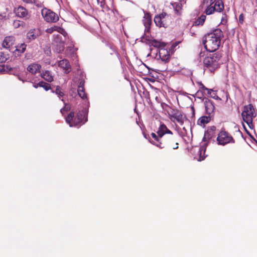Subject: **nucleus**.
<instances>
[{"label":"nucleus","mask_w":257,"mask_h":257,"mask_svg":"<svg viewBox=\"0 0 257 257\" xmlns=\"http://www.w3.org/2000/svg\"><path fill=\"white\" fill-rule=\"evenodd\" d=\"M198 154L199 157L198 159V161H201L204 160L206 157V155H205V148L204 147H201L199 149Z\"/></svg>","instance_id":"27"},{"label":"nucleus","mask_w":257,"mask_h":257,"mask_svg":"<svg viewBox=\"0 0 257 257\" xmlns=\"http://www.w3.org/2000/svg\"><path fill=\"white\" fill-rule=\"evenodd\" d=\"M22 1H23L24 0H22Z\"/></svg>","instance_id":"49"},{"label":"nucleus","mask_w":257,"mask_h":257,"mask_svg":"<svg viewBox=\"0 0 257 257\" xmlns=\"http://www.w3.org/2000/svg\"><path fill=\"white\" fill-rule=\"evenodd\" d=\"M15 41V39L14 37H6L2 43V46L4 48L9 49L14 44Z\"/></svg>","instance_id":"14"},{"label":"nucleus","mask_w":257,"mask_h":257,"mask_svg":"<svg viewBox=\"0 0 257 257\" xmlns=\"http://www.w3.org/2000/svg\"><path fill=\"white\" fill-rule=\"evenodd\" d=\"M211 120V115L202 116L197 120V124L200 126L204 125Z\"/></svg>","instance_id":"21"},{"label":"nucleus","mask_w":257,"mask_h":257,"mask_svg":"<svg viewBox=\"0 0 257 257\" xmlns=\"http://www.w3.org/2000/svg\"><path fill=\"white\" fill-rule=\"evenodd\" d=\"M70 109V107H67L66 105H65V107H63V108H62L61 109H60V111L63 114V112L64 111H68Z\"/></svg>","instance_id":"40"},{"label":"nucleus","mask_w":257,"mask_h":257,"mask_svg":"<svg viewBox=\"0 0 257 257\" xmlns=\"http://www.w3.org/2000/svg\"><path fill=\"white\" fill-rule=\"evenodd\" d=\"M206 16L205 15H201L200 17H199L195 22L193 25V26H202L206 20Z\"/></svg>","instance_id":"26"},{"label":"nucleus","mask_w":257,"mask_h":257,"mask_svg":"<svg viewBox=\"0 0 257 257\" xmlns=\"http://www.w3.org/2000/svg\"><path fill=\"white\" fill-rule=\"evenodd\" d=\"M41 13L44 20L48 23H56L59 20L58 15L50 10L43 9Z\"/></svg>","instance_id":"9"},{"label":"nucleus","mask_w":257,"mask_h":257,"mask_svg":"<svg viewBox=\"0 0 257 257\" xmlns=\"http://www.w3.org/2000/svg\"><path fill=\"white\" fill-rule=\"evenodd\" d=\"M26 45L22 44L20 46L17 47L16 50L20 52L21 53H24L26 50Z\"/></svg>","instance_id":"33"},{"label":"nucleus","mask_w":257,"mask_h":257,"mask_svg":"<svg viewBox=\"0 0 257 257\" xmlns=\"http://www.w3.org/2000/svg\"><path fill=\"white\" fill-rule=\"evenodd\" d=\"M41 68V65L37 63H32L28 66L27 69L28 71L32 74H35L37 73L40 72Z\"/></svg>","instance_id":"19"},{"label":"nucleus","mask_w":257,"mask_h":257,"mask_svg":"<svg viewBox=\"0 0 257 257\" xmlns=\"http://www.w3.org/2000/svg\"><path fill=\"white\" fill-rule=\"evenodd\" d=\"M255 51H256V53H257V45H256V47H255Z\"/></svg>","instance_id":"47"},{"label":"nucleus","mask_w":257,"mask_h":257,"mask_svg":"<svg viewBox=\"0 0 257 257\" xmlns=\"http://www.w3.org/2000/svg\"><path fill=\"white\" fill-rule=\"evenodd\" d=\"M12 68L8 65H0V72L2 73L9 72L12 70Z\"/></svg>","instance_id":"29"},{"label":"nucleus","mask_w":257,"mask_h":257,"mask_svg":"<svg viewBox=\"0 0 257 257\" xmlns=\"http://www.w3.org/2000/svg\"><path fill=\"white\" fill-rule=\"evenodd\" d=\"M161 105L163 109L166 111L168 114H169L170 112L175 108V107L171 104V105H169L165 102H162L161 103Z\"/></svg>","instance_id":"24"},{"label":"nucleus","mask_w":257,"mask_h":257,"mask_svg":"<svg viewBox=\"0 0 257 257\" xmlns=\"http://www.w3.org/2000/svg\"><path fill=\"white\" fill-rule=\"evenodd\" d=\"M171 17L166 13L157 15L154 18V22L159 27H167L171 23Z\"/></svg>","instance_id":"6"},{"label":"nucleus","mask_w":257,"mask_h":257,"mask_svg":"<svg viewBox=\"0 0 257 257\" xmlns=\"http://www.w3.org/2000/svg\"><path fill=\"white\" fill-rule=\"evenodd\" d=\"M157 133V135L154 133L151 134L152 139L149 141L151 144L161 149L169 148L175 150L178 148L179 137L174 135L165 124L159 126Z\"/></svg>","instance_id":"1"},{"label":"nucleus","mask_w":257,"mask_h":257,"mask_svg":"<svg viewBox=\"0 0 257 257\" xmlns=\"http://www.w3.org/2000/svg\"><path fill=\"white\" fill-rule=\"evenodd\" d=\"M223 37L222 31L219 29H216L203 36L202 43L207 51L213 52L218 49Z\"/></svg>","instance_id":"2"},{"label":"nucleus","mask_w":257,"mask_h":257,"mask_svg":"<svg viewBox=\"0 0 257 257\" xmlns=\"http://www.w3.org/2000/svg\"><path fill=\"white\" fill-rule=\"evenodd\" d=\"M53 30L54 31H57L62 34H64V33H66L65 30L63 28L58 26L53 27Z\"/></svg>","instance_id":"32"},{"label":"nucleus","mask_w":257,"mask_h":257,"mask_svg":"<svg viewBox=\"0 0 257 257\" xmlns=\"http://www.w3.org/2000/svg\"><path fill=\"white\" fill-rule=\"evenodd\" d=\"M34 87L35 88H37L38 87H41L44 88V89L46 91H48V90L51 89V85L50 84L47 83L43 81H41L39 83L35 84L34 85Z\"/></svg>","instance_id":"22"},{"label":"nucleus","mask_w":257,"mask_h":257,"mask_svg":"<svg viewBox=\"0 0 257 257\" xmlns=\"http://www.w3.org/2000/svg\"><path fill=\"white\" fill-rule=\"evenodd\" d=\"M98 4H100L101 7H104L105 5V0H97Z\"/></svg>","instance_id":"39"},{"label":"nucleus","mask_w":257,"mask_h":257,"mask_svg":"<svg viewBox=\"0 0 257 257\" xmlns=\"http://www.w3.org/2000/svg\"><path fill=\"white\" fill-rule=\"evenodd\" d=\"M215 10L213 5H209L205 10V13L207 15H211L215 12Z\"/></svg>","instance_id":"30"},{"label":"nucleus","mask_w":257,"mask_h":257,"mask_svg":"<svg viewBox=\"0 0 257 257\" xmlns=\"http://www.w3.org/2000/svg\"><path fill=\"white\" fill-rule=\"evenodd\" d=\"M63 50H64V47L63 46L60 49L59 52L63 51Z\"/></svg>","instance_id":"45"},{"label":"nucleus","mask_w":257,"mask_h":257,"mask_svg":"<svg viewBox=\"0 0 257 257\" xmlns=\"http://www.w3.org/2000/svg\"><path fill=\"white\" fill-rule=\"evenodd\" d=\"M213 91V90L211 89L208 88V90H207V94L209 95H211V92Z\"/></svg>","instance_id":"44"},{"label":"nucleus","mask_w":257,"mask_h":257,"mask_svg":"<svg viewBox=\"0 0 257 257\" xmlns=\"http://www.w3.org/2000/svg\"><path fill=\"white\" fill-rule=\"evenodd\" d=\"M14 25L15 27H18L20 26V21H15L14 22Z\"/></svg>","instance_id":"43"},{"label":"nucleus","mask_w":257,"mask_h":257,"mask_svg":"<svg viewBox=\"0 0 257 257\" xmlns=\"http://www.w3.org/2000/svg\"><path fill=\"white\" fill-rule=\"evenodd\" d=\"M243 120L247 123L249 128L253 127V118L256 116L253 106L251 104L245 105L241 113Z\"/></svg>","instance_id":"5"},{"label":"nucleus","mask_w":257,"mask_h":257,"mask_svg":"<svg viewBox=\"0 0 257 257\" xmlns=\"http://www.w3.org/2000/svg\"><path fill=\"white\" fill-rule=\"evenodd\" d=\"M46 32L49 34L52 33L54 32L53 27L47 29Z\"/></svg>","instance_id":"41"},{"label":"nucleus","mask_w":257,"mask_h":257,"mask_svg":"<svg viewBox=\"0 0 257 257\" xmlns=\"http://www.w3.org/2000/svg\"><path fill=\"white\" fill-rule=\"evenodd\" d=\"M113 54H116V52L115 50H113ZM111 54H112V53H111Z\"/></svg>","instance_id":"46"},{"label":"nucleus","mask_w":257,"mask_h":257,"mask_svg":"<svg viewBox=\"0 0 257 257\" xmlns=\"http://www.w3.org/2000/svg\"><path fill=\"white\" fill-rule=\"evenodd\" d=\"M42 78L44 79L48 82H51L53 81V76L52 73L49 70H45L41 74Z\"/></svg>","instance_id":"20"},{"label":"nucleus","mask_w":257,"mask_h":257,"mask_svg":"<svg viewBox=\"0 0 257 257\" xmlns=\"http://www.w3.org/2000/svg\"><path fill=\"white\" fill-rule=\"evenodd\" d=\"M200 90H201L203 92L204 91H207V90H208V88H206L202 83H200Z\"/></svg>","instance_id":"36"},{"label":"nucleus","mask_w":257,"mask_h":257,"mask_svg":"<svg viewBox=\"0 0 257 257\" xmlns=\"http://www.w3.org/2000/svg\"><path fill=\"white\" fill-rule=\"evenodd\" d=\"M222 55L220 52L210 54L204 59V65L210 72H213L219 67L221 64L220 59Z\"/></svg>","instance_id":"4"},{"label":"nucleus","mask_w":257,"mask_h":257,"mask_svg":"<svg viewBox=\"0 0 257 257\" xmlns=\"http://www.w3.org/2000/svg\"><path fill=\"white\" fill-rule=\"evenodd\" d=\"M216 130V127L215 126H210L207 131L205 132L204 136L203 137V141H206L211 139L214 136L215 131Z\"/></svg>","instance_id":"16"},{"label":"nucleus","mask_w":257,"mask_h":257,"mask_svg":"<svg viewBox=\"0 0 257 257\" xmlns=\"http://www.w3.org/2000/svg\"><path fill=\"white\" fill-rule=\"evenodd\" d=\"M65 119L71 127L81 125L87 121V114L84 110L79 111L76 115L74 111H71Z\"/></svg>","instance_id":"3"},{"label":"nucleus","mask_w":257,"mask_h":257,"mask_svg":"<svg viewBox=\"0 0 257 257\" xmlns=\"http://www.w3.org/2000/svg\"><path fill=\"white\" fill-rule=\"evenodd\" d=\"M150 44L151 46H153L155 48H164L165 46V44L163 42H161L156 40H153L150 42Z\"/></svg>","instance_id":"25"},{"label":"nucleus","mask_w":257,"mask_h":257,"mask_svg":"<svg viewBox=\"0 0 257 257\" xmlns=\"http://www.w3.org/2000/svg\"><path fill=\"white\" fill-rule=\"evenodd\" d=\"M218 145L224 146L229 143H235V140L227 132L222 130L218 134L216 139Z\"/></svg>","instance_id":"7"},{"label":"nucleus","mask_w":257,"mask_h":257,"mask_svg":"<svg viewBox=\"0 0 257 257\" xmlns=\"http://www.w3.org/2000/svg\"><path fill=\"white\" fill-rule=\"evenodd\" d=\"M203 92L200 90H199L196 93V96L198 97V98H202L203 96Z\"/></svg>","instance_id":"35"},{"label":"nucleus","mask_w":257,"mask_h":257,"mask_svg":"<svg viewBox=\"0 0 257 257\" xmlns=\"http://www.w3.org/2000/svg\"><path fill=\"white\" fill-rule=\"evenodd\" d=\"M23 2L27 3L34 4L35 3V0H24Z\"/></svg>","instance_id":"42"},{"label":"nucleus","mask_w":257,"mask_h":257,"mask_svg":"<svg viewBox=\"0 0 257 257\" xmlns=\"http://www.w3.org/2000/svg\"><path fill=\"white\" fill-rule=\"evenodd\" d=\"M84 83V80L80 81L77 89V92L79 96L83 99L87 98V95L85 92Z\"/></svg>","instance_id":"15"},{"label":"nucleus","mask_w":257,"mask_h":257,"mask_svg":"<svg viewBox=\"0 0 257 257\" xmlns=\"http://www.w3.org/2000/svg\"><path fill=\"white\" fill-rule=\"evenodd\" d=\"M170 119L173 122H177L180 125H182L184 124V120L187 119L186 117L183 113L175 108L168 114Z\"/></svg>","instance_id":"8"},{"label":"nucleus","mask_w":257,"mask_h":257,"mask_svg":"<svg viewBox=\"0 0 257 257\" xmlns=\"http://www.w3.org/2000/svg\"><path fill=\"white\" fill-rule=\"evenodd\" d=\"M181 5L178 4L176 5L175 8V11L178 13L180 14V11L181 10Z\"/></svg>","instance_id":"34"},{"label":"nucleus","mask_w":257,"mask_h":257,"mask_svg":"<svg viewBox=\"0 0 257 257\" xmlns=\"http://www.w3.org/2000/svg\"><path fill=\"white\" fill-rule=\"evenodd\" d=\"M40 35V32L38 29H31L27 34V37L30 40L36 39Z\"/></svg>","instance_id":"17"},{"label":"nucleus","mask_w":257,"mask_h":257,"mask_svg":"<svg viewBox=\"0 0 257 257\" xmlns=\"http://www.w3.org/2000/svg\"><path fill=\"white\" fill-rule=\"evenodd\" d=\"M55 92L58 95L59 97H63L64 95V93L61 91V89L59 86L56 87Z\"/></svg>","instance_id":"31"},{"label":"nucleus","mask_w":257,"mask_h":257,"mask_svg":"<svg viewBox=\"0 0 257 257\" xmlns=\"http://www.w3.org/2000/svg\"><path fill=\"white\" fill-rule=\"evenodd\" d=\"M15 12L16 15L19 17L26 18L29 17L27 10L22 6H19L17 9H15Z\"/></svg>","instance_id":"11"},{"label":"nucleus","mask_w":257,"mask_h":257,"mask_svg":"<svg viewBox=\"0 0 257 257\" xmlns=\"http://www.w3.org/2000/svg\"><path fill=\"white\" fill-rule=\"evenodd\" d=\"M192 109L193 111L194 112V109L193 107H192Z\"/></svg>","instance_id":"48"},{"label":"nucleus","mask_w":257,"mask_h":257,"mask_svg":"<svg viewBox=\"0 0 257 257\" xmlns=\"http://www.w3.org/2000/svg\"><path fill=\"white\" fill-rule=\"evenodd\" d=\"M226 15H223L222 17V19H221V23L222 24H224L226 23L227 22V20H226Z\"/></svg>","instance_id":"38"},{"label":"nucleus","mask_w":257,"mask_h":257,"mask_svg":"<svg viewBox=\"0 0 257 257\" xmlns=\"http://www.w3.org/2000/svg\"><path fill=\"white\" fill-rule=\"evenodd\" d=\"M143 24L146 28L145 31L148 32L152 24V18L150 13H145L143 20Z\"/></svg>","instance_id":"12"},{"label":"nucleus","mask_w":257,"mask_h":257,"mask_svg":"<svg viewBox=\"0 0 257 257\" xmlns=\"http://www.w3.org/2000/svg\"><path fill=\"white\" fill-rule=\"evenodd\" d=\"M159 57L163 61L167 62L170 60V55L169 52L164 48H163L159 51Z\"/></svg>","instance_id":"18"},{"label":"nucleus","mask_w":257,"mask_h":257,"mask_svg":"<svg viewBox=\"0 0 257 257\" xmlns=\"http://www.w3.org/2000/svg\"><path fill=\"white\" fill-rule=\"evenodd\" d=\"M244 21V15L241 14L239 16V22L240 24H242Z\"/></svg>","instance_id":"37"},{"label":"nucleus","mask_w":257,"mask_h":257,"mask_svg":"<svg viewBox=\"0 0 257 257\" xmlns=\"http://www.w3.org/2000/svg\"><path fill=\"white\" fill-rule=\"evenodd\" d=\"M203 101L205 108L206 113L209 115L213 114L215 110V106L213 102L206 97L203 98Z\"/></svg>","instance_id":"10"},{"label":"nucleus","mask_w":257,"mask_h":257,"mask_svg":"<svg viewBox=\"0 0 257 257\" xmlns=\"http://www.w3.org/2000/svg\"><path fill=\"white\" fill-rule=\"evenodd\" d=\"M58 66L65 70L66 73H68L71 71V66L67 59H63L58 62Z\"/></svg>","instance_id":"13"},{"label":"nucleus","mask_w":257,"mask_h":257,"mask_svg":"<svg viewBox=\"0 0 257 257\" xmlns=\"http://www.w3.org/2000/svg\"><path fill=\"white\" fill-rule=\"evenodd\" d=\"M9 58V54L3 52H0V63L5 62Z\"/></svg>","instance_id":"28"},{"label":"nucleus","mask_w":257,"mask_h":257,"mask_svg":"<svg viewBox=\"0 0 257 257\" xmlns=\"http://www.w3.org/2000/svg\"><path fill=\"white\" fill-rule=\"evenodd\" d=\"M213 6L215 8V11L217 12H222L224 8L223 3L221 0L217 1Z\"/></svg>","instance_id":"23"}]
</instances>
